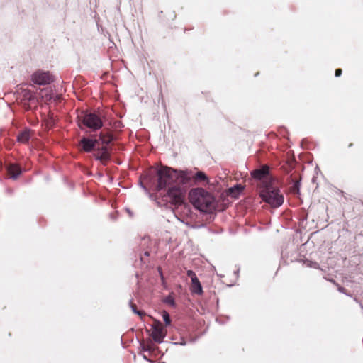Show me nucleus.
Segmentation results:
<instances>
[{
    "label": "nucleus",
    "mask_w": 363,
    "mask_h": 363,
    "mask_svg": "<svg viewBox=\"0 0 363 363\" xmlns=\"http://www.w3.org/2000/svg\"><path fill=\"white\" fill-rule=\"evenodd\" d=\"M32 82L38 85H47L53 81V77L49 72L38 70L31 75Z\"/></svg>",
    "instance_id": "39448f33"
},
{
    "label": "nucleus",
    "mask_w": 363,
    "mask_h": 363,
    "mask_svg": "<svg viewBox=\"0 0 363 363\" xmlns=\"http://www.w3.org/2000/svg\"><path fill=\"white\" fill-rule=\"evenodd\" d=\"M303 265L307 267H313V268H316V262H312L311 260H305L304 262H303Z\"/></svg>",
    "instance_id": "f3484780"
},
{
    "label": "nucleus",
    "mask_w": 363,
    "mask_h": 363,
    "mask_svg": "<svg viewBox=\"0 0 363 363\" xmlns=\"http://www.w3.org/2000/svg\"><path fill=\"white\" fill-rule=\"evenodd\" d=\"M143 358H144L145 359L147 360V359L146 356H145V355H144V356H143Z\"/></svg>",
    "instance_id": "393cba45"
},
{
    "label": "nucleus",
    "mask_w": 363,
    "mask_h": 363,
    "mask_svg": "<svg viewBox=\"0 0 363 363\" xmlns=\"http://www.w3.org/2000/svg\"><path fill=\"white\" fill-rule=\"evenodd\" d=\"M111 140H112V138L109 135L107 137H105V136L101 135L100 138L98 140H99V142L101 141L102 144L108 145L111 141Z\"/></svg>",
    "instance_id": "2eb2a0df"
},
{
    "label": "nucleus",
    "mask_w": 363,
    "mask_h": 363,
    "mask_svg": "<svg viewBox=\"0 0 363 363\" xmlns=\"http://www.w3.org/2000/svg\"><path fill=\"white\" fill-rule=\"evenodd\" d=\"M24 96L28 100H31L33 98V94L30 91H24Z\"/></svg>",
    "instance_id": "aec40b11"
},
{
    "label": "nucleus",
    "mask_w": 363,
    "mask_h": 363,
    "mask_svg": "<svg viewBox=\"0 0 363 363\" xmlns=\"http://www.w3.org/2000/svg\"><path fill=\"white\" fill-rule=\"evenodd\" d=\"M132 309H133V311L135 313L138 314L139 315H142V313H141V312H140V311H137V310L135 309V306H132Z\"/></svg>",
    "instance_id": "5701e85b"
},
{
    "label": "nucleus",
    "mask_w": 363,
    "mask_h": 363,
    "mask_svg": "<svg viewBox=\"0 0 363 363\" xmlns=\"http://www.w3.org/2000/svg\"><path fill=\"white\" fill-rule=\"evenodd\" d=\"M260 196L263 201L272 208H278L284 203V196L279 190L273 184H267L260 191Z\"/></svg>",
    "instance_id": "7ed1b4c3"
},
{
    "label": "nucleus",
    "mask_w": 363,
    "mask_h": 363,
    "mask_svg": "<svg viewBox=\"0 0 363 363\" xmlns=\"http://www.w3.org/2000/svg\"><path fill=\"white\" fill-rule=\"evenodd\" d=\"M152 337L154 341L161 343L166 336V330L160 321H156L152 327Z\"/></svg>",
    "instance_id": "6e6552de"
},
{
    "label": "nucleus",
    "mask_w": 363,
    "mask_h": 363,
    "mask_svg": "<svg viewBox=\"0 0 363 363\" xmlns=\"http://www.w3.org/2000/svg\"><path fill=\"white\" fill-rule=\"evenodd\" d=\"M242 186L241 185H235L228 189L229 194L233 197L236 198L240 193L242 191Z\"/></svg>",
    "instance_id": "ddd939ff"
},
{
    "label": "nucleus",
    "mask_w": 363,
    "mask_h": 363,
    "mask_svg": "<svg viewBox=\"0 0 363 363\" xmlns=\"http://www.w3.org/2000/svg\"><path fill=\"white\" fill-rule=\"evenodd\" d=\"M30 136V132L28 130H25L18 136V141L26 143L28 141Z\"/></svg>",
    "instance_id": "4468645a"
},
{
    "label": "nucleus",
    "mask_w": 363,
    "mask_h": 363,
    "mask_svg": "<svg viewBox=\"0 0 363 363\" xmlns=\"http://www.w3.org/2000/svg\"><path fill=\"white\" fill-rule=\"evenodd\" d=\"M96 152L94 154L96 160H99L100 162L105 165L110 159V154L106 146H103L101 148L95 149Z\"/></svg>",
    "instance_id": "1a4fd4ad"
},
{
    "label": "nucleus",
    "mask_w": 363,
    "mask_h": 363,
    "mask_svg": "<svg viewBox=\"0 0 363 363\" xmlns=\"http://www.w3.org/2000/svg\"><path fill=\"white\" fill-rule=\"evenodd\" d=\"M342 69H337L335 72V77H340L342 74Z\"/></svg>",
    "instance_id": "4be33fe9"
},
{
    "label": "nucleus",
    "mask_w": 363,
    "mask_h": 363,
    "mask_svg": "<svg viewBox=\"0 0 363 363\" xmlns=\"http://www.w3.org/2000/svg\"><path fill=\"white\" fill-rule=\"evenodd\" d=\"M162 318H163V320L167 325H170L171 320H170L169 315L167 312H166V311L163 312Z\"/></svg>",
    "instance_id": "dca6fc26"
},
{
    "label": "nucleus",
    "mask_w": 363,
    "mask_h": 363,
    "mask_svg": "<svg viewBox=\"0 0 363 363\" xmlns=\"http://www.w3.org/2000/svg\"><path fill=\"white\" fill-rule=\"evenodd\" d=\"M184 184L177 183L169 187L167 196L169 199V202L177 206L184 207L185 209L189 210V207L184 203L186 188L184 186Z\"/></svg>",
    "instance_id": "20e7f679"
},
{
    "label": "nucleus",
    "mask_w": 363,
    "mask_h": 363,
    "mask_svg": "<svg viewBox=\"0 0 363 363\" xmlns=\"http://www.w3.org/2000/svg\"><path fill=\"white\" fill-rule=\"evenodd\" d=\"M196 177L199 179H202V180L206 179V174L202 172H198L196 174Z\"/></svg>",
    "instance_id": "6ab92c4d"
},
{
    "label": "nucleus",
    "mask_w": 363,
    "mask_h": 363,
    "mask_svg": "<svg viewBox=\"0 0 363 363\" xmlns=\"http://www.w3.org/2000/svg\"><path fill=\"white\" fill-rule=\"evenodd\" d=\"M189 199L191 204L200 211L210 213L215 208L213 196L203 189L191 190Z\"/></svg>",
    "instance_id": "f03ea898"
},
{
    "label": "nucleus",
    "mask_w": 363,
    "mask_h": 363,
    "mask_svg": "<svg viewBox=\"0 0 363 363\" xmlns=\"http://www.w3.org/2000/svg\"><path fill=\"white\" fill-rule=\"evenodd\" d=\"M7 170L11 178L13 179H16L22 172L21 168L16 164L9 165Z\"/></svg>",
    "instance_id": "9b49d317"
},
{
    "label": "nucleus",
    "mask_w": 363,
    "mask_h": 363,
    "mask_svg": "<svg viewBox=\"0 0 363 363\" xmlns=\"http://www.w3.org/2000/svg\"><path fill=\"white\" fill-rule=\"evenodd\" d=\"M81 144L82 145V148L85 152H91L94 149H96V145H99V140H91L86 138H83L81 140Z\"/></svg>",
    "instance_id": "9d476101"
},
{
    "label": "nucleus",
    "mask_w": 363,
    "mask_h": 363,
    "mask_svg": "<svg viewBox=\"0 0 363 363\" xmlns=\"http://www.w3.org/2000/svg\"><path fill=\"white\" fill-rule=\"evenodd\" d=\"M253 178L262 181L263 187L267 184H273V179L269 176V167L262 166L260 169H256L252 172Z\"/></svg>",
    "instance_id": "0eeeda50"
},
{
    "label": "nucleus",
    "mask_w": 363,
    "mask_h": 363,
    "mask_svg": "<svg viewBox=\"0 0 363 363\" xmlns=\"http://www.w3.org/2000/svg\"><path fill=\"white\" fill-rule=\"evenodd\" d=\"M191 290L192 293L202 294L203 289L198 278H194V279L191 281Z\"/></svg>",
    "instance_id": "f8f14e48"
},
{
    "label": "nucleus",
    "mask_w": 363,
    "mask_h": 363,
    "mask_svg": "<svg viewBox=\"0 0 363 363\" xmlns=\"http://www.w3.org/2000/svg\"><path fill=\"white\" fill-rule=\"evenodd\" d=\"M159 272H160V276H161L162 280H163V276H162V272L160 271V269H159Z\"/></svg>",
    "instance_id": "b1692460"
},
{
    "label": "nucleus",
    "mask_w": 363,
    "mask_h": 363,
    "mask_svg": "<svg viewBox=\"0 0 363 363\" xmlns=\"http://www.w3.org/2000/svg\"><path fill=\"white\" fill-rule=\"evenodd\" d=\"M157 188L162 189L167 186H171L177 183L186 184L191 179L190 175L185 171H177L170 167H162L157 171Z\"/></svg>",
    "instance_id": "f257e3e1"
},
{
    "label": "nucleus",
    "mask_w": 363,
    "mask_h": 363,
    "mask_svg": "<svg viewBox=\"0 0 363 363\" xmlns=\"http://www.w3.org/2000/svg\"><path fill=\"white\" fill-rule=\"evenodd\" d=\"M164 302L171 305V306H174V298L171 296H167L165 299H164Z\"/></svg>",
    "instance_id": "a211bd4d"
},
{
    "label": "nucleus",
    "mask_w": 363,
    "mask_h": 363,
    "mask_svg": "<svg viewBox=\"0 0 363 363\" xmlns=\"http://www.w3.org/2000/svg\"><path fill=\"white\" fill-rule=\"evenodd\" d=\"M187 275H188L189 277L191 278V281L194 280V278H197L196 274L193 271H191V270H189L187 272Z\"/></svg>",
    "instance_id": "412c9836"
},
{
    "label": "nucleus",
    "mask_w": 363,
    "mask_h": 363,
    "mask_svg": "<svg viewBox=\"0 0 363 363\" xmlns=\"http://www.w3.org/2000/svg\"><path fill=\"white\" fill-rule=\"evenodd\" d=\"M82 123L84 125L94 130L101 128L103 125L100 117L93 113L85 114L82 117Z\"/></svg>",
    "instance_id": "423d86ee"
}]
</instances>
